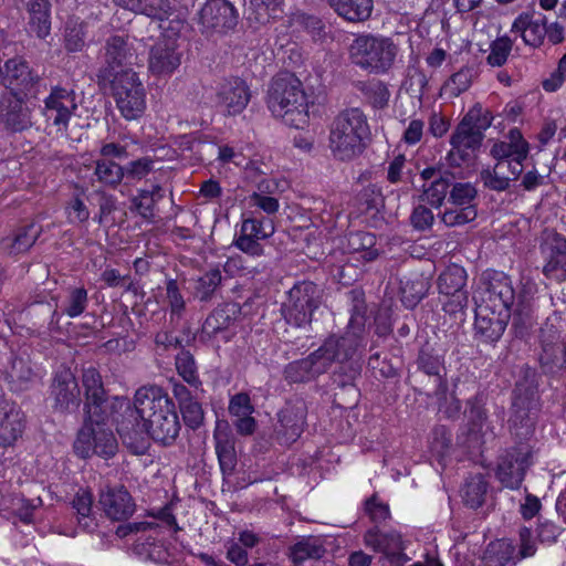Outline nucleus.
Segmentation results:
<instances>
[{"mask_svg":"<svg viewBox=\"0 0 566 566\" xmlns=\"http://www.w3.org/2000/svg\"><path fill=\"white\" fill-rule=\"evenodd\" d=\"M485 566H514L516 562L515 546L506 539L491 542L483 555Z\"/></svg>","mask_w":566,"mask_h":566,"instance_id":"4c0bfd02","label":"nucleus"},{"mask_svg":"<svg viewBox=\"0 0 566 566\" xmlns=\"http://www.w3.org/2000/svg\"><path fill=\"white\" fill-rule=\"evenodd\" d=\"M368 547L384 554L389 566H403L410 558L405 554L406 545L396 531L380 532L377 527L368 530L364 535Z\"/></svg>","mask_w":566,"mask_h":566,"instance_id":"f3484780","label":"nucleus"},{"mask_svg":"<svg viewBox=\"0 0 566 566\" xmlns=\"http://www.w3.org/2000/svg\"><path fill=\"white\" fill-rule=\"evenodd\" d=\"M0 119L9 130L14 133L23 132L32 126L30 107L22 98L15 95L2 102Z\"/></svg>","mask_w":566,"mask_h":566,"instance_id":"a878e982","label":"nucleus"},{"mask_svg":"<svg viewBox=\"0 0 566 566\" xmlns=\"http://www.w3.org/2000/svg\"><path fill=\"white\" fill-rule=\"evenodd\" d=\"M254 411L248 394L240 392L234 395L229 403V412L232 417L250 416Z\"/></svg>","mask_w":566,"mask_h":566,"instance_id":"774afa93","label":"nucleus"},{"mask_svg":"<svg viewBox=\"0 0 566 566\" xmlns=\"http://www.w3.org/2000/svg\"><path fill=\"white\" fill-rule=\"evenodd\" d=\"M398 53V46L392 39L360 34L356 36L349 46V60L352 63L371 74H385L394 65Z\"/></svg>","mask_w":566,"mask_h":566,"instance_id":"0eeeda50","label":"nucleus"},{"mask_svg":"<svg viewBox=\"0 0 566 566\" xmlns=\"http://www.w3.org/2000/svg\"><path fill=\"white\" fill-rule=\"evenodd\" d=\"M29 30L43 39L51 30L50 4L48 0H31L29 3Z\"/></svg>","mask_w":566,"mask_h":566,"instance_id":"58836bf2","label":"nucleus"},{"mask_svg":"<svg viewBox=\"0 0 566 566\" xmlns=\"http://www.w3.org/2000/svg\"><path fill=\"white\" fill-rule=\"evenodd\" d=\"M88 432L91 434L87 437L88 441L83 444V450L78 444L80 432L77 433V438L74 442V451L78 457L86 459L96 454L104 459H109L116 454L118 443L111 426H95V428H91Z\"/></svg>","mask_w":566,"mask_h":566,"instance_id":"412c9836","label":"nucleus"},{"mask_svg":"<svg viewBox=\"0 0 566 566\" xmlns=\"http://www.w3.org/2000/svg\"><path fill=\"white\" fill-rule=\"evenodd\" d=\"M321 303V290L308 281L294 284L289 291L282 313L285 321L296 327H304L312 322L313 313Z\"/></svg>","mask_w":566,"mask_h":566,"instance_id":"9b49d317","label":"nucleus"},{"mask_svg":"<svg viewBox=\"0 0 566 566\" xmlns=\"http://www.w3.org/2000/svg\"><path fill=\"white\" fill-rule=\"evenodd\" d=\"M176 368L179 376L182 377L191 386L200 385L198 377L197 365L192 354L188 350H181L176 356Z\"/></svg>","mask_w":566,"mask_h":566,"instance_id":"603ef678","label":"nucleus"},{"mask_svg":"<svg viewBox=\"0 0 566 566\" xmlns=\"http://www.w3.org/2000/svg\"><path fill=\"white\" fill-rule=\"evenodd\" d=\"M85 24L70 20L65 28V48L70 52H78L85 45Z\"/></svg>","mask_w":566,"mask_h":566,"instance_id":"6e6d98bb","label":"nucleus"},{"mask_svg":"<svg viewBox=\"0 0 566 566\" xmlns=\"http://www.w3.org/2000/svg\"><path fill=\"white\" fill-rule=\"evenodd\" d=\"M122 116L127 120L137 119L146 108L145 88L134 71L122 73L107 82Z\"/></svg>","mask_w":566,"mask_h":566,"instance_id":"1a4fd4ad","label":"nucleus"},{"mask_svg":"<svg viewBox=\"0 0 566 566\" xmlns=\"http://www.w3.org/2000/svg\"><path fill=\"white\" fill-rule=\"evenodd\" d=\"M250 98L251 92L247 83L240 77H231L219 85L216 105L226 115L235 116L245 109Z\"/></svg>","mask_w":566,"mask_h":566,"instance_id":"aec40b11","label":"nucleus"},{"mask_svg":"<svg viewBox=\"0 0 566 566\" xmlns=\"http://www.w3.org/2000/svg\"><path fill=\"white\" fill-rule=\"evenodd\" d=\"M543 274L557 282L566 280V239L556 232L546 233L541 243Z\"/></svg>","mask_w":566,"mask_h":566,"instance_id":"dca6fc26","label":"nucleus"},{"mask_svg":"<svg viewBox=\"0 0 566 566\" xmlns=\"http://www.w3.org/2000/svg\"><path fill=\"white\" fill-rule=\"evenodd\" d=\"M473 70L470 67H462L449 78L446 83V90L451 96L458 97L471 86Z\"/></svg>","mask_w":566,"mask_h":566,"instance_id":"052dcab7","label":"nucleus"},{"mask_svg":"<svg viewBox=\"0 0 566 566\" xmlns=\"http://www.w3.org/2000/svg\"><path fill=\"white\" fill-rule=\"evenodd\" d=\"M88 305V294L84 286H71L66 290L65 296L60 305L61 313L53 311L51 324H57L61 314L75 318L82 315Z\"/></svg>","mask_w":566,"mask_h":566,"instance_id":"72a5a7b5","label":"nucleus"},{"mask_svg":"<svg viewBox=\"0 0 566 566\" xmlns=\"http://www.w3.org/2000/svg\"><path fill=\"white\" fill-rule=\"evenodd\" d=\"M51 397L54 400L53 408L65 412L80 405V388L75 376L69 368H60L52 380Z\"/></svg>","mask_w":566,"mask_h":566,"instance_id":"4be33fe9","label":"nucleus"},{"mask_svg":"<svg viewBox=\"0 0 566 566\" xmlns=\"http://www.w3.org/2000/svg\"><path fill=\"white\" fill-rule=\"evenodd\" d=\"M166 300L169 304L171 318H180L186 310V301L176 280L167 281Z\"/></svg>","mask_w":566,"mask_h":566,"instance_id":"13d9d810","label":"nucleus"},{"mask_svg":"<svg viewBox=\"0 0 566 566\" xmlns=\"http://www.w3.org/2000/svg\"><path fill=\"white\" fill-rule=\"evenodd\" d=\"M486 492L488 482L482 474L468 478L461 491L464 504L471 509L482 506Z\"/></svg>","mask_w":566,"mask_h":566,"instance_id":"a18cd8bd","label":"nucleus"},{"mask_svg":"<svg viewBox=\"0 0 566 566\" xmlns=\"http://www.w3.org/2000/svg\"><path fill=\"white\" fill-rule=\"evenodd\" d=\"M486 396L483 392H476L468 400V426L471 434H485L488 415L485 410Z\"/></svg>","mask_w":566,"mask_h":566,"instance_id":"79ce46f5","label":"nucleus"},{"mask_svg":"<svg viewBox=\"0 0 566 566\" xmlns=\"http://www.w3.org/2000/svg\"><path fill=\"white\" fill-rule=\"evenodd\" d=\"M534 324L532 308L528 303L521 301L513 313L512 328L515 335L523 337Z\"/></svg>","mask_w":566,"mask_h":566,"instance_id":"864d4df0","label":"nucleus"},{"mask_svg":"<svg viewBox=\"0 0 566 566\" xmlns=\"http://www.w3.org/2000/svg\"><path fill=\"white\" fill-rule=\"evenodd\" d=\"M44 116L59 130H66L72 114L77 109L76 95L73 90L55 86L44 101Z\"/></svg>","mask_w":566,"mask_h":566,"instance_id":"6ab92c4d","label":"nucleus"},{"mask_svg":"<svg viewBox=\"0 0 566 566\" xmlns=\"http://www.w3.org/2000/svg\"><path fill=\"white\" fill-rule=\"evenodd\" d=\"M259 192H253L249 197V203L252 207H256L268 214L277 212L280 208L279 200L274 197L265 195L270 192V181L262 180L258 185Z\"/></svg>","mask_w":566,"mask_h":566,"instance_id":"3c124183","label":"nucleus"},{"mask_svg":"<svg viewBox=\"0 0 566 566\" xmlns=\"http://www.w3.org/2000/svg\"><path fill=\"white\" fill-rule=\"evenodd\" d=\"M283 1L284 0H250V6L256 12L255 19L261 23H265L270 19L277 17V13L281 12L280 7Z\"/></svg>","mask_w":566,"mask_h":566,"instance_id":"e2e57ef3","label":"nucleus"},{"mask_svg":"<svg viewBox=\"0 0 566 566\" xmlns=\"http://www.w3.org/2000/svg\"><path fill=\"white\" fill-rule=\"evenodd\" d=\"M335 12L350 22L367 20L373 11V0H326Z\"/></svg>","mask_w":566,"mask_h":566,"instance_id":"e433bc0d","label":"nucleus"},{"mask_svg":"<svg viewBox=\"0 0 566 566\" xmlns=\"http://www.w3.org/2000/svg\"><path fill=\"white\" fill-rule=\"evenodd\" d=\"M94 175L101 184L109 187H116L124 179L123 166L111 159H97Z\"/></svg>","mask_w":566,"mask_h":566,"instance_id":"de8ad7c7","label":"nucleus"},{"mask_svg":"<svg viewBox=\"0 0 566 566\" xmlns=\"http://www.w3.org/2000/svg\"><path fill=\"white\" fill-rule=\"evenodd\" d=\"M82 386L84 389L83 427L80 430V447L88 441V430L95 426H109L116 423L120 436L122 423L133 417L134 401L126 397H108L103 385L102 376L97 369L90 367L83 370Z\"/></svg>","mask_w":566,"mask_h":566,"instance_id":"f03ea898","label":"nucleus"},{"mask_svg":"<svg viewBox=\"0 0 566 566\" xmlns=\"http://www.w3.org/2000/svg\"><path fill=\"white\" fill-rule=\"evenodd\" d=\"M417 365L422 373L433 378L437 386L434 396L444 395L448 391L447 380L444 379L446 368L439 355L422 348L419 353Z\"/></svg>","mask_w":566,"mask_h":566,"instance_id":"473e14b6","label":"nucleus"},{"mask_svg":"<svg viewBox=\"0 0 566 566\" xmlns=\"http://www.w3.org/2000/svg\"><path fill=\"white\" fill-rule=\"evenodd\" d=\"M103 64L98 69L96 77L101 88L106 90L107 82L116 78L124 72L133 71L132 65L136 60V51L127 36L112 35L103 48Z\"/></svg>","mask_w":566,"mask_h":566,"instance_id":"9d476101","label":"nucleus"},{"mask_svg":"<svg viewBox=\"0 0 566 566\" xmlns=\"http://www.w3.org/2000/svg\"><path fill=\"white\" fill-rule=\"evenodd\" d=\"M326 553L323 541L316 536H305L289 547L287 556L294 566H302L306 560H318Z\"/></svg>","mask_w":566,"mask_h":566,"instance_id":"2f4dec72","label":"nucleus"},{"mask_svg":"<svg viewBox=\"0 0 566 566\" xmlns=\"http://www.w3.org/2000/svg\"><path fill=\"white\" fill-rule=\"evenodd\" d=\"M276 432L284 443L295 442L304 431L307 416V405L301 397L286 402L279 412Z\"/></svg>","mask_w":566,"mask_h":566,"instance_id":"a211bd4d","label":"nucleus"},{"mask_svg":"<svg viewBox=\"0 0 566 566\" xmlns=\"http://www.w3.org/2000/svg\"><path fill=\"white\" fill-rule=\"evenodd\" d=\"M534 463V448L530 442H515L497 460L495 476L509 489L521 486L527 469Z\"/></svg>","mask_w":566,"mask_h":566,"instance_id":"f8f14e48","label":"nucleus"},{"mask_svg":"<svg viewBox=\"0 0 566 566\" xmlns=\"http://www.w3.org/2000/svg\"><path fill=\"white\" fill-rule=\"evenodd\" d=\"M185 424L195 430L198 429L205 419L201 403L195 398L179 407Z\"/></svg>","mask_w":566,"mask_h":566,"instance_id":"0e129e2a","label":"nucleus"},{"mask_svg":"<svg viewBox=\"0 0 566 566\" xmlns=\"http://www.w3.org/2000/svg\"><path fill=\"white\" fill-rule=\"evenodd\" d=\"M98 506L104 515L116 522L128 520L136 511V503L124 485H106L99 491Z\"/></svg>","mask_w":566,"mask_h":566,"instance_id":"2eb2a0df","label":"nucleus"},{"mask_svg":"<svg viewBox=\"0 0 566 566\" xmlns=\"http://www.w3.org/2000/svg\"><path fill=\"white\" fill-rule=\"evenodd\" d=\"M240 233L256 240H264L274 233V224L271 219L250 217L243 220Z\"/></svg>","mask_w":566,"mask_h":566,"instance_id":"8fccbe9b","label":"nucleus"},{"mask_svg":"<svg viewBox=\"0 0 566 566\" xmlns=\"http://www.w3.org/2000/svg\"><path fill=\"white\" fill-rule=\"evenodd\" d=\"M492 124L490 113L485 111L481 104L472 106L463 116L451 135V151L448 159L452 166H460L461 161H465L480 148L484 130Z\"/></svg>","mask_w":566,"mask_h":566,"instance_id":"423d86ee","label":"nucleus"},{"mask_svg":"<svg viewBox=\"0 0 566 566\" xmlns=\"http://www.w3.org/2000/svg\"><path fill=\"white\" fill-rule=\"evenodd\" d=\"M0 85L20 91H29L39 80L28 63L19 57L9 59L4 63V70L0 66Z\"/></svg>","mask_w":566,"mask_h":566,"instance_id":"cd10ccee","label":"nucleus"},{"mask_svg":"<svg viewBox=\"0 0 566 566\" xmlns=\"http://www.w3.org/2000/svg\"><path fill=\"white\" fill-rule=\"evenodd\" d=\"M154 163L149 157L129 161L126 166H123L124 178L128 181L142 180L154 170Z\"/></svg>","mask_w":566,"mask_h":566,"instance_id":"bf43d9fd","label":"nucleus"},{"mask_svg":"<svg viewBox=\"0 0 566 566\" xmlns=\"http://www.w3.org/2000/svg\"><path fill=\"white\" fill-rule=\"evenodd\" d=\"M512 32L521 33L525 44L539 46L547 33V20L543 14H520L512 24Z\"/></svg>","mask_w":566,"mask_h":566,"instance_id":"c85d7f7f","label":"nucleus"},{"mask_svg":"<svg viewBox=\"0 0 566 566\" xmlns=\"http://www.w3.org/2000/svg\"><path fill=\"white\" fill-rule=\"evenodd\" d=\"M475 305V336L484 343L497 342L502 337L510 319L505 315L500 316V314L490 311L488 306Z\"/></svg>","mask_w":566,"mask_h":566,"instance_id":"393cba45","label":"nucleus"},{"mask_svg":"<svg viewBox=\"0 0 566 566\" xmlns=\"http://www.w3.org/2000/svg\"><path fill=\"white\" fill-rule=\"evenodd\" d=\"M430 448L438 457H444L451 448V433L449 430L439 426L432 430Z\"/></svg>","mask_w":566,"mask_h":566,"instance_id":"69168bd1","label":"nucleus"},{"mask_svg":"<svg viewBox=\"0 0 566 566\" xmlns=\"http://www.w3.org/2000/svg\"><path fill=\"white\" fill-rule=\"evenodd\" d=\"M93 494L88 490L80 489L74 495L71 505L75 511L77 525L85 532L93 533L98 524L93 513Z\"/></svg>","mask_w":566,"mask_h":566,"instance_id":"f704fd0d","label":"nucleus"},{"mask_svg":"<svg viewBox=\"0 0 566 566\" xmlns=\"http://www.w3.org/2000/svg\"><path fill=\"white\" fill-rule=\"evenodd\" d=\"M366 345V316L359 306H355L346 332L328 336L315 350L328 371L333 364L352 360Z\"/></svg>","mask_w":566,"mask_h":566,"instance_id":"39448f33","label":"nucleus"},{"mask_svg":"<svg viewBox=\"0 0 566 566\" xmlns=\"http://www.w3.org/2000/svg\"><path fill=\"white\" fill-rule=\"evenodd\" d=\"M222 275L219 268H213L193 280V297L200 302H210L220 290Z\"/></svg>","mask_w":566,"mask_h":566,"instance_id":"a19ab883","label":"nucleus"},{"mask_svg":"<svg viewBox=\"0 0 566 566\" xmlns=\"http://www.w3.org/2000/svg\"><path fill=\"white\" fill-rule=\"evenodd\" d=\"M181 63L176 40L161 38L150 49L148 69L155 75L171 74Z\"/></svg>","mask_w":566,"mask_h":566,"instance_id":"5701e85b","label":"nucleus"},{"mask_svg":"<svg viewBox=\"0 0 566 566\" xmlns=\"http://www.w3.org/2000/svg\"><path fill=\"white\" fill-rule=\"evenodd\" d=\"M480 178L483 186L493 191L502 192L507 190L511 186L509 177H504L503 172L496 169L495 166L482 169Z\"/></svg>","mask_w":566,"mask_h":566,"instance_id":"680f3d73","label":"nucleus"},{"mask_svg":"<svg viewBox=\"0 0 566 566\" xmlns=\"http://www.w3.org/2000/svg\"><path fill=\"white\" fill-rule=\"evenodd\" d=\"M24 430L23 413L14 408L0 407V447L12 446Z\"/></svg>","mask_w":566,"mask_h":566,"instance_id":"7c9ffc66","label":"nucleus"},{"mask_svg":"<svg viewBox=\"0 0 566 566\" xmlns=\"http://www.w3.org/2000/svg\"><path fill=\"white\" fill-rule=\"evenodd\" d=\"M513 41L504 35L494 40L490 45V54L486 61L492 66H502L506 63L512 51Z\"/></svg>","mask_w":566,"mask_h":566,"instance_id":"5fc2aeb1","label":"nucleus"},{"mask_svg":"<svg viewBox=\"0 0 566 566\" xmlns=\"http://www.w3.org/2000/svg\"><path fill=\"white\" fill-rule=\"evenodd\" d=\"M370 135L366 115L359 108L340 112L329 125L328 149L337 161H352L359 157Z\"/></svg>","mask_w":566,"mask_h":566,"instance_id":"7ed1b4c3","label":"nucleus"},{"mask_svg":"<svg viewBox=\"0 0 566 566\" xmlns=\"http://www.w3.org/2000/svg\"><path fill=\"white\" fill-rule=\"evenodd\" d=\"M233 314L234 311L229 305L216 307L203 322L200 337L211 339L227 331L233 319Z\"/></svg>","mask_w":566,"mask_h":566,"instance_id":"ea45409f","label":"nucleus"},{"mask_svg":"<svg viewBox=\"0 0 566 566\" xmlns=\"http://www.w3.org/2000/svg\"><path fill=\"white\" fill-rule=\"evenodd\" d=\"M327 370L314 350L307 357L289 363L284 370V379L290 384L310 382Z\"/></svg>","mask_w":566,"mask_h":566,"instance_id":"bb28decb","label":"nucleus"},{"mask_svg":"<svg viewBox=\"0 0 566 566\" xmlns=\"http://www.w3.org/2000/svg\"><path fill=\"white\" fill-rule=\"evenodd\" d=\"M478 196L475 187L470 182H457L450 190L449 201L457 207L474 206Z\"/></svg>","mask_w":566,"mask_h":566,"instance_id":"4d7b16f0","label":"nucleus"},{"mask_svg":"<svg viewBox=\"0 0 566 566\" xmlns=\"http://www.w3.org/2000/svg\"><path fill=\"white\" fill-rule=\"evenodd\" d=\"M510 431L516 442H530L535 430L538 405V391L534 375L526 374L518 380L513 391Z\"/></svg>","mask_w":566,"mask_h":566,"instance_id":"6e6552de","label":"nucleus"},{"mask_svg":"<svg viewBox=\"0 0 566 566\" xmlns=\"http://www.w3.org/2000/svg\"><path fill=\"white\" fill-rule=\"evenodd\" d=\"M468 274L458 264L449 265L438 277L439 293L444 296L443 311L450 315L463 314L469 305Z\"/></svg>","mask_w":566,"mask_h":566,"instance_id":"ddd939ff","label":"nucleus"},{"mask_svg":"<svg viewBox=\"0 0 566 566\" xmlns=\"http://www.w3.org/2000/svg\"><path fill=\"white\" fill-rule=\"evenodd\" d=\"M515 293L507 280L491 283L481 294L480 300L474 296L475 304L488 306L490 311L511 317V306L514 304Z\"/></svg>","mask_w":566,"mask_h":566,"instance_id":"b1692460","label":"nucleus"},{"mask_svg":"<svg viewBox=\"0 0 566 566\" xmlns=\"http://www.w3.org/2000/svg\"><path fill=\"white\" fill-rule=\"evenodd\" d=\"M376 237L365 231L352 232L348 235V249L353 253H359V259L370 262L378 258V250L375 249Z\"/></svg>","mask_w":566,"mask_h":566,"instance_id":"c03bdc74","label":"nucleus"},{"mask_svg":"<svg viewBox=\"0 0 566 566\" xmlns=\"http://www.w3.org/2000/svg\"><path fill=\"white\" fill-rule=\"evenodd\" d=\"M453 178L452 172H443L428 186L423 185V200L433 208H440L447 197L448 189L451 186Z\"/></svg>","mask_w":566,"mask_h":566,"instance_id":"49530a36","label":"nucleus"},{"mask_svg":"<svg viewBox=\"0 0 566 566\" xmlns=\"http://www.w3.org/2000/svg\"><path fill=\"white\" fill-rule=\"evenodd\" d=\"M113 2L135 14L164 21L174 13L171 0H113Z\"/></svg>","mask_w":566,"mask_h":566,"instance_id":"c756f323","label":"nucleus"},{"mask_svg":"<svg viewBox=\"0 0 566 566\" xmlns=\"http://www.w3.org/2000/svg\"><path fill=\"white\" fill-rule=\"evenodd\" d=\"M157 202V199L154 198L153 192H149L146 189L139 191L138 196L133 199V205L139 212V214L144 219H153L154 218V207Z\"/></svg>","mask_w":566,"mask_h":566,"instance_id":"338daca9","label":"nucleus"},{"mask_svg":"<svg viewBox=\"0 0 566 566\" xmlns=\"http://www.w3.org/2000/svg\"><path fill=\"white\" fill-rule=\"evenodd\" d=\"M478 211L475 206L447 208L440 216L447 227H461L475 220Z\"/></svg>","mask_w":566,"mask_h":566,"instance_id":"09e8293b","label":"nucleus"},{"mask_svg":"<svg viewBox=\"0 0 566 566\" xmlns=\"http://www.w3.org/2000/svg\"><path fill=\"white\" fill-rule=\"evenodd\" d=\"M355 87L374 108L381 109L388 105L390 92L380 80L358 81L355 83Z\"/></svg>","mask_w":566,"mask_h":566,"instance_id":"37998d69","label":"nucleus"},{"mask_svg":"<svg viewBox=\"0 0 566 566\" xmlns=\"http://www.w3.org/2000/svg\"><path fill=\"white\" fill-rule=\"evenodd\" d=\"M199 21L206 32L226 34L237 27L239 13L228 0H208L200 10Z\"/></svg>","mask_w":566,"mask_h":566,"instance_id":"4468645a","label":"nucleus"},{"mask_svg":"<svg viewBox=\"0 0 566 566\" xmlns=\"http://www.w3.org/2000/svg\"><path fill=\"white\" fill-rule=\"evenodd\" d=\"M42 232V227L35 222L19 227L11 237L3 242L10 254H20L29 251Z\"/></svg>","mask_w":566,"mask_h":566,"instance_id":"c9c22d12","label":"nucleus"},{"mask_svg":"<svg viewBox=\"0 0 566 566\" xmlns=\"http://www.w3.org/2000/svg\"><path fill=\"white\" fill-rule=\"evenodd\" d=\"M180 429L175 402L168 394L159 386H143L134 395L133 417L122 423L120 439L134 454H144L149 437L171 446Z\"/></svg>","mask_w":566,"mask_h":566,"instance_id":"f257e3e1","label":"nucleus"},{"mask_svg":"<svg viewBox=\"0 0 566 566\" xmlns=\"http://www.w3.org/2000/svg\"><path fill=\"white\" fill-rule=\"evenodd\" d=\"M272 114L292 127H303L308 119L307 97L302 82L291 73L275 76L268 92Z\"/></svg>","mask_w":566,"mask_h":566,"instance_id":"20e7f679","label":"nucleus"}]
</instances>
